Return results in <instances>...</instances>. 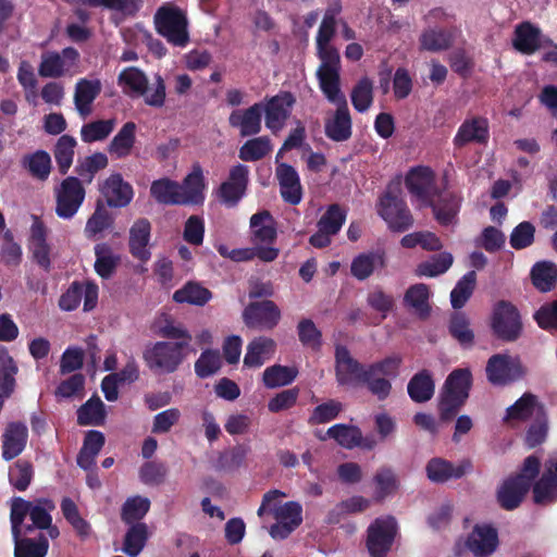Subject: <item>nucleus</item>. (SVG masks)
I'll use <instances>...</instances> for the list:
<instances>
[{
    "label": "nucleus",
    "mask_w": 557,
    "mask_h": 557,
    "mask_svg": "<svg viewBox=\"0 0 557 557\" xmlns=\"http://www.w3.org/2000/svg\"><path fill=\"white\" fill-rule=\"evenodd\" d=\"M451 45L450 35L442 28H426L419 37V49L421 51L441 52Z\"/></svg>",
    "instance_id": "41"
},
{
    "label": "nucleus",
    "mask_w": 557,
    "mask_h": 557,
    "mask_svg": "<svg viewBox=\"0 0 557 557\" xmlns=\"http://www.w3.org/2000/svg\"><path fill=\"white\" fill-rule=\"evenodd\" d=\"M397 534V522L391 516L375 519L368 528L367 547L372 557H385Z\"/></svg>",
    "instance_id": "10"
},
{
    "label": "nucleus",
    "mask_w": 557,
    "mask_h": 557,
    "mask_svg": "<svg viewBox=\"0 0 557 557\" xmlns=\"http://www.w3.org/2000/svg\"><path fill=\"white\" fill-rule=\"evenodd\" d=\"M302 508L297 502L276 503L273 508L275 523L270 528V535L274 540L286 539L302 521Z\"/></svg>",
    "instance_id": "14"
},
{
    "label": "nucleus",
    "mask_w": 557,
    "mask_h": 557,
    "mask_svg": "<svg viewBox=\"0 0 557 557\" xmlns=\"http://www.w3.org/2000/svg\"><path fill=\"white\" fill-rule=\"evenodd\" d=\"M374 482L376 484V500H383L387 496L394 494L398 488V480L396 474L387 468L380 469L376 472Z\"/></svg>",
    "instance_id": "60"
},
{
    "label": "nucleus",
    "mask_w": 557,
    "mask_h": 557,
    "mask_svg": "<svg viewBox=\"0 0 557 557\" xmlns=\"http://www.w3.org/2000/svg\"><path fill=\"white\" fill-rule=\"evenodd\" d=\"M408 393L411 399L417 403L429 400L434 393V383L430 373L421 371L416 374L408 384Z\"/></svg>",
    "instance_id": "48"
},
{
    "label": "nucleus",
    "mask_w": 557,
    "mask_h": 557,
    "mask_svg": "<svg viewBox=\"0 0 557 557\" xmlns=\"http://www.w3.org/2000/svg\"><path fill=\"white\" fill-rule=\"evenodd\" d=\"M296 376L297 370L295 368L275 364L264 370L262 380L268 388H275L288 385Z\"/></svg>",
    "instance_id": "52"
},
{
    "label": "nucleus",
    "mask_w": 557,
    "mask_h": 557,
    "mask_svg": "<svg viewBox=\"0 0 557 557\" xmlns=\"http://www.w3.org/2000/svg\"><path fill=\"white\" fill-rule=\"evenodd\" d=\"M100 191L110 207H125L133 199L132 186L120 174L110 175L100 186Z\"/></svg>",
    "instance_id": "27"
},
{
    "label": "nucleus",
    "mask_w": 557,
    "mask_h": 557,
    "mask_svg": "<svg viewBox=\"0 0 557 557\" xmlns=\"http://www.w3.org/2000/svg\"><path fill=\"white\" fill-rule=\"evenodd\" d=\"M466 547L475 557H490L498 547L497 531L488 524H476L467 537Z\"/></svg>",
    "instance_id": "22"
},
{
    "label": "nucleus",
    "mask_w": 557,
    "mask_h": 557,
    "mask_svg": "<svg viewBox=\"0 0 557 557\" xmlns=\"http://www.w3.org/2000/svg\"><path fill=\"white\" fill-rule=\"evenodd\" d=\"M102 89L98 78H82L76 83L74 103L77 112L86 117L91 113V104Z\"/></svg>",
    "instance_id": "30"
},
{
    "label": "nucleus",
    "mask_w": 557,
    "mask_h": 557,
    "mask_svg": "<svg viewBox=\"0 0 557 557\" xmlns=\"http://www.w3.org/2000/svg\"><path fill=\"white\" fill-rule=\"evenodd\" d=\"M294 102V97L288 92H283L271 98L268 103L263 106L265 126L273 133L282 129Z\"/></svg>",
    "instance_id": "23"
},
{
    "label": "nucleus",
    "mask_w": 557,
    "mask_h": 557,
    "mask_svg": "<svg viewBox=\"0 0 557 557\" xmlns=\"http://www.w3.org/2000/svg\"><path fill=\"white\" fill-rule=\"evenodd\" d=\"M14 540V557H45L48 553V540L40 535L38 539H21V536L13 537Z\"/></svg>",
    "instance_id": "44"
},
{
    "label": "nucleus",
    "mask_w": 557,
    "mask_h": 557,
    "mask_svg": "<svg viewBox=\"0 0 557 557\" xmlns=\"http://www.w3.org/2000/svg\"><path fill=\"white\" fill-rule=\"evenodd\" d=\"M335 14L326 11L315 38L317 54L320 59V65L317 70L319 82L341 78V58L337 49L331 41L335 35Z\"/></svg>",
    "instance_id": "2"
},
{
    "label": "nucleus",
    "mask_w": 557,
    "mask_h": 557,
    "mask_svg": "<svg viewBox=\"0 0 557 557\" xmlns=\"http://www.w3.org/2000/svg\"><path fill=\"white\" fill-rule=\"evenodd\" d=\"M272 146L268 137L261 136L247 140L239 149L243 161H257L268 154Z\"/></svg>",
    "instance_id": "58"
},
{
    "label": "nucleus",
    "mask_w": 557,
    "mask_h": 557,
    "mask_svg": "<svg viewBox=\"0 0 557 557\" xmlns=\"http://www.w3.org/2000/svg\"><path fill=\"white\" fill-rule=\"evenodd\" d=\"M453 256L449 252H442L428 261L420 263L416 269L419 276L434 277L445 273L453 264Z\"/></svg>",
    "instance_id": "54"
},
{
    "label": "nucleus",
    "mask_w": 557,
    "mask_h": 557,
    "mask_svg": "<svg viewBox=\"0 0 557 557\" xmlns=\"http://www.w3.org/2000/svg\"><path fill=\"white\" fill-rule=\"evenodd\" d=\"M157 32L168 42L184 48L189 42L188 21L185 13L175 5L165 4L154 15Z\"/></svg>",
    "instance_id": "6"
},
{
    "label": "nucleus",
    "mask_w": 557,
    "mask_h": 557,
    "mask_svg": "<svg viewBox=\"0 0 557 557\" xmlns=\"http://www.w3.org/2000/svg\"><path fill=\"white\" fill-rule=\"evenodd\" d=\"M117 84L125 95L133 98L141 97L148 106L159 108L164 103L165 84L160 75H156L149 83L141 70L129 66L119 74Z\"/></svg>",
    "instance_id": "3"
},
{
    "label": "nucleus",
    "mask_w": 557,
    "mask_h": 557,
    "mask_svg": "<svg viewBox=\"0 0 557 557\" xmlns=\"http://www.w3.org/2000/svg\"><path fill=\"white\" fill-rule=\"evenodd\" d=\"M189 352H196V350L187 342H158L146 348L144 360L156 373H172Z\"/></svg>",
    "instance_id": "5"
},
{
    "label": "nucleus",
    "mask_w": 557,
    "mask_h": 557,
    "mask_svg": "<svg viewBox=\"0 0 557 557\" xmlns=\"http://www.w3.org/2000/svg\"><path fill=\"white\" fill-rule=\"evenodd\" d=\"M17 367L8 349L0 345V386L5 395H9L14 386V375Z\"/></svg>",
    "instance_id": "57"
},
{
    "label": "nucleus",
    "mask_w": 557,
    "mask_h": 557,
    "mask_svg": "<svg viewBox=\"0 0 557 557\" xmlns=\"http://www.w3.org/2000/svg\"><path fill=\"white\" fill-rule=\"evenodd\" d=\"M263 104L256 103L246 110H235L230 115V124L239 129L242 136L258 134L261 129Z\"/></svg>",
    "instance_id": "28"
},
{
    "label": "nucleus",
    "mask_w": 557,
    "mask_h": 557,
    "mask_svg": "<svg viewBox=\"0 0 557 557\" xmlns=\"http://www.w3.org/2000/svg\"><path fill=\"white\" fill-rule=\"evenodd\" d=\"M249 327L273 329L281 319L280 308L271 300L250 304L243 313Z\"/></svg>",
    "instance_id": "20"
},
{
    "label": "nucleus",
    "mask_w": 557,
    "mask_h": 557,
    "mask_svg": "<svg viewBox=\"0 0 557 557\" xmlns=\"http://www.w3.org/2000/svg\"><path fill=\"white\" fill-rule=\"evenodd\" d=\"M430 289L425 284H416L407 289L404 301L416 313L425 317L430 311Z\"/></svg>",
    "instance_id": "45"
},
{
    "label": "nucleus",
    "mask_w": 557,
    "mask_h": 557,
    "mask_svg": "<svg viewBox=\"0 0 557 557\" xmlns=\"http://www.w3.org/2000/svg\"><path fill=\"white\" fill-rule=\"evenodd\" d=\"M85 199V189L76 177H66L55 188V213L61 219H71L78 211Z\"/></svg>",
    "instance_id": "12"
},
{
    "label": "nucleus",
    "mask_w": 557,
    "mask_h": 557,
    "mask_svg": "<svg viewBox=\"0 0 557 557\" xmlns=\"http://www.w3.org/2000/svg\"><path fill=\"white\" fill-rule=\"evenodd\" d=\"M335 361L336 380L339 385L356 386L361 383L367 368L355 360L345 347H336Z\"/></svg>",
    "instance_id": "19"
},
{
    "label": "nucleus",
    "mask_w": 557,
    "mask_h": 557,
    "mask_svg": "<svg viewBox=\"0 0 557 557\" xmlns=\"http://www.w3.org/2000/svg\"><path fill=\"white\" fill-rule=\"evenodd\" d=\"M23 166L37 180L48 178L51 170V158L48 152L38 150L23 158Z\"/></svg>",
    "instance_id": "46"
},
{
    "label": "nucleus",
    "mask_w": 557,
    "mask_h": 557,
    "mask_svg": "<svg viewBox=\"0 0 557 557\" xmlns=\"http://www.w3.org/2000/svg\"><path fill=\"white\" fill-rule=\"evenodd\" d=\"M148 537L149 530L146 523L132 524L124 537L123 552L129 557H137L144 549Z\"/></svg>",
    "instance_id": "39"
},
{
    "label": "nucleus",
    "mask_w": 557,
    "mask_h": 557,
    "mask_svg": "<svg viewBox=\"0 0 557 557\" xmlns=\"http://www.w3.org/2000/svg\"><path fill=\"white\" fill-rule=\"evenodd\" d=\"M150 194L163 205H181L182 201L178 196V183L166 177L152 182Z\"/></svg>",
    "instance_id": "42"
},
{
    "label": "nucleus",
    "mask_w": 557,
    "mask_h": 557,
    "mask_svg": "<svg viewBox=\"0 0 557 557\" xmlns=\"http://www.w3.org/2000/svg\"><path fill=\"white\" fill-rule=\"evenodd\" d=\"M319 87L329 102L336 106L325 120V135L334 141H346L351 136V116L341 78L319 82Z\"/></svg>",
    "instance_id": "1"
},
{
    "label": "nucleus",
    "mask_w": 557,
    "mask_h": 557,
    "mask_svg": "<svg viewBox=\"0 0 557 557\" xmlns=\"http://www.w3.org/2000/svg\"><path fill=\"white\" fill-rule=\"evenodd\" d=\"M472 384L471 371L467 368L454 370L446 379L441 394V410L448 416L460 408L469 397Z\"/></svg>",
    "instance_id": "8"
},
{
    "label": "nucleus",
    "mask_w": 557,
    "mask_h": 557,
    "mask_svg": "<svg viewBox=\"0 0 557 557\" xmlns=\"http://www.w3.org/2000/svg\"><path fill=\"white\" fill-rule=\"evenodd\" d=\"M205 176L201 166L196 163L193 165L191 172L178 183V196L181 205H199L205 200Z\"/></svg>",
    "instance_id": "24"
},
{
    "label": "nucleus",
    "mask_w": 557,
    "mask_h": 557,
    "mask_svg": "<svg viewBox=\"0 0 557 557\" xmlns=\"http://www.w3.org/2000/svg\"><path fill=\"white\" fill-rule=\"evenodd\" d=\"M28 438V430L25 424L12 422L5 428L2 440V458L7 461L17 457L25 448Z\"/></svg>",
    "instance_id": "26"
},
{
    "label": "nucleus",
    "mask_w": 557,
    "mask_h": 557,
    "mask_svg": "<svg viewBox=\"0 0 557 557\" xmlns=\"http://www.w3.org/2000/svg\"><path fill=\"white\" fill-rule=\"evenodd\" d=\"M221 367V357L216 350H205L195 362V372L199 377L213 375Z\"/></svg>",
    "instance_id": "61"
},
{
    "label": "nucleus",
    "mask_w": 557,
    "mask_h": 557,
    "mask_svg": "<svg viewBox=\"0 0 557 557\" xmlns=\"http://www.w3.org/2000/svg\"><path fill=\"white\" fill-rule=\"evenodd\" d=\"M250 227L256 244L272 243L276 237L274 223L268 211L253 214L250 219Z\"/></svg>",
    "instance_id": "38"
},
{
    "label": "nucleus",
    "mask_w": 557,
    "mask_h": 557,
    "mask_svg": "<svg viewBox=\"0 0 557 557\" xmlns=\"http://www.w3.org/2000/svg\"><path fill=\"white\" fill-rule=\"evenodd\" d=\"M492 326L498 337L513 341L522 330L520 314L512 305L500 302L494 310Z\"/></svg>",
    "instance_id": "16"
},
{
    "label": "nucleus",
    "mask_w": 557,
    "mask_h": 557,
    "mask_svg": "<svg viewBox=\"0 0 557 557\" xmlns=\"http://www.w3.org/2000/svg\"><path fill=\"white\" fill-rule=\"evenodd\" d=\"M346 220V212L337 205H332L321 216L318 226L336 234Z\"/></svg>",
    "instance_id": "64"
},
{
    "label": "nucleus",
    "mask_w": 557,
    "mask_h": 557,
    "mask_svg": "<svg viewBox=\"0 0 557 557\" xmlns=\"http://www.w3.org/2000/svg\"><path fill=\"white\" fill-rule=\"evenodd\" d=\"M546 413L544 406L532 394H523L513 405L508 407L505 420L507 422L535 421Z\"/></svg>",
    "instance_id": "25"
},
{
    "label": "nucleus",
    "mask_w": 557,
    "mask_h": 557,
    "mask_svg": "<svg viewBox=\"0 0 557 557\" xmlns=\"http://www.w3.org/2000/svg\"><path fill=\"white\" fill-rule=\"evenodd\" d=\"M385 267V256L382 251L363 252L351 261L350 272L354 277L364 281L373 274L376 269Z\"/></svg>",
    "instance_id": "34"
},
{
    "label": "nucleus",
    "mask_w": 557,
    "mask_h": 557,
    "mask_svg": "<svg viewBox=\"0 0 557 557\" xmlns=\"http://www.w3.org/2000/svg\"><path fill=\"white\" fill-rule=\"evenodd\" d=\"M33 504L30 502L24 500L22 498H15L11 505V524H12V535L13 537L22 536L24 533L32 531V525H23V521L26 516H30V511L33 508Z\"/></svg>",
    "instance_id": "50"
},
{
    "label": "nucleus",
    "mask_w": 557,
    "mask_h": 557,
    "mask_svg": "<svg viewBox=\"0 0 557 557\" xmlns=\"http://www.w3.org/2000/svg\"><path fill=\"white\" fill-rule=\"evenodd\" d=\"M534 286L541 292L550 290L557 281V267L552 262H539L531 272Z\"/></svg>",
    "instance_id": "49"
},
{
    "label": "nucleus",
    "mask_w": 557,
    "mask_h": 557,
    "mask_svg": "<svg viewBox=\"0 0 557 557\" xmlns=\"http://www.w3.org/2000/svg\"><path fill=\"white\" fill-rule=\"evenodd\" d=\"M276 343L265 336H259L247 345L244 357V366L247 368H260L272 358L275 352Z\"/></svg>",
    "instance_id": "32"
},
{
    "label": "nucleus",
    "mask_w": 557,
    "mask_h": 557,
    "mask_svg": "<svg viewBox=\"0 0 557 557\" xmlns=\"http://www.w3.org/2000/svg\"><path fill=\"white\" fill-rule=\"evenodd\" d=\"M490 137L488 121L481 116L466 119L453 139L454 146L462 148L469 144L485 145Z\"/></svg>",
    "instance_id": "21"
},
{
    "label": "nucleus",
    "mask_w": 557,
    "mask_h": 557,
    "mask_svg": "<svg viewBox=\"0 0 557 557\" xmlns=\"http://www.w3.org/2000/svg\"><path fill=\"white\" fill-rule=\"evenodd\" d=\"M76 140L74 137L63 135L58 139L54 158L62 173H65L73 163Z\"/></svg>",
    "instance_id": "59"
},
{
    "label": "nucleus",
    "mask_w": 557,
    "mask_h": 557,
    "mask_svg": "<svg viewBox=\"0 0 557 557\" xmlns=\"http://www.w3.org/2000/svg\"><path fill=\"white\" fill-rule=\"evenodd\" d=\"M94 251L96 273L103 280L110 278L120 263V256L106 243L97 244Z\"/></svg>",
    "instance_id": "35"
},
{
    "label": "nucleus",
    "mask_w": 557,
    "mask_h": 557,
    "mask_svg": "<svg viewBox=\"0 0 557 557\" xmlns=\"http://www.w3.org/2000/svg\"><path fill=\"white\" fill-rule=\"evenodd\" d=\"M248 174V168L243 164L231 169L228 178L221 184L216 191L219 199L224 205L233 207L242 199L247 188Z\"/></svg>",
    "instance_id": "17"
},
{
    "label": "nucleus",
    "mask_w": 557,
    "mask_h": 557,
    "mask_svg": "<svg viewBox=\"0 0 557 557\" xmlns=\"http://www.w3.org/2000/svg\"><path fill=\"white\" fill-rule=\"evenodd\" d=\"M276 177L283 199L292 205L299 203L302 198V190L296 170L288 164L281 163L276 168Z\"/></svg>",
    "instance_id": "29"
},
{
    "label": "nucleus",
    "mask_w": 557,
    "mask_h": 557,
    "mask_svg": "<svg viewBox=\"0 0 557 557\" xmlns=\"http://www.w3.org/2000/svg\"><path fill=\"white\" fill-rule=\"evenodd\" d=\"M135 123H125L110 143L109 152L116 158L129 156L135 144Z\"/></svg>",
    "instance_id": "37"
},
{
    "label": "nucleus",
    "mask_w": 557,
    "mask_h": 557,
    "mask_svg": "<svg viewBox=\"0 0 557 557\" xmlns=\"http://www.w3.org/2000/svg\"><path fill=\"white\" fill-rule=\"evenodd\" d=\"M400 184L388 185L384 195L380 198L377 213L393 231L403 232L409 228L413 219L404 199L400 196Z\"/></svg>",
    "instance_id": "7"
},
{
    "label": "nucleus",
    "mask_w": 557,
    "mask_h": 557,
    "mask_svg": "<svg viewBox=\"0 0 557 557\" xmlns=\"http://www.w3.org/2000/svg\"><path fill=\"white\" fill-rule=\"evenodd\" d=\"M114 120H99L83 125L81 138L84 143H94L106 139L114 129Z\"/></svg>",
    "instance_id": "56"
},
{
    "label": "nucleus",
    "mask_w": 557,
    "mask_h": 557,
    "mask_svg": "<svg viewBox=\"0 0 557 557\" xmlns=\"http://www.w3.org/2000/svg\"><path fill=\"white\" fill-rule=\"evenodd\" d=\"M406 186L421 206L432 205L435 196L434 175L426 166H418L409 171L406 176Z\"/></svg>",
    "instance_id": "18"
},
{
    "label": "nucleus",
    "mask_w": 557,
    "mask_h": 557,
    "mask_svg": "<svg viewBox=\"0 0 557 557\" xmlns=\"http://www.w3.org/2000/svg\"><path fill=\"white\" fill-rule=\"evenodd\" d=\"M151 225L147 219H139L129 228V251L140 261L150 259L148 244L150 240Z\"/></svg>",
    "instance_id": "31"
},
{
    "label": "nucleus",
    "mask_w": 557,
    "mask_h": 557,
    "mask_svg": "<svg viewBox=\"0 0 557 557\" xmlns=\"http://www.w3.org/2000/svg\"><path fill=\"white\" fill-rule=\"evenodd\" d=\"M327 437L333 438L338 445L345 448H352L360 444L361 441V432L358 428L354 425L347 424H335L331 426L325 436H322V440Z\"/></svg>",
    "instance_id": "47"
},
{
    "label": "nucleus",
    "mask_w": 557,
    "mask_h": 557,
    "mask_svg": "<svg viewBox=\"0 0 557 557\" xmlns=\"http://www.w3.org/2000/svg\"><path fill=\"white\" fill-rule=\"evenodd\" d=\"M472 469L469 460H461L457 463L450 462L441 457L430 459L425 466V473L432 483L442 484L449 480H457L468 474Z\"/></svg>",
    "instance_id": "15"
},
{
    "label": "nucleus",
    "mask_w": 557,
    "mask_h": 557,
    "mask_svg": "<svg viewBox=\"0 0 557 557\" xmlns=\"http://www.w3.org/2000/svg\"><path fill=\"white\" fill-rule=\"evenodd\" d=\"M104 418V405L99 397H91L77 411V420L81 425H100Z\"/></svg>",
    "instance_id": "51"
},
{
    "label": "nucleus",
    "mask_w": 557,
    "mask_h": 557,
    "mask_svg": "<svg viewBox=\"0 0 557 557\" xmlns=\"http://www.w3.org/2000/svg\"><path fill=\"white\" fill-rule=\"evenodd\" d=\"M150 508V500L143 496H133L126 499L122 507V520L127 524L137 523Z\"/></svg>",
    "instance_id": "53"
},
{
    "label": "nucleus",
    "mask_w": 557,
    "mask_h": 557,
    "mask_svg": "<svg viewBox=\"0 0 557 557\" xmlns=\"http://www.w3.org/2000/svg\"><path fill=\"white\" fill-rule=\"evenodd\" d=\"M533 500L549 505L557 500V450L549 454L540 478L533 484Z\"/></svg>",
    "instance_id": "13"
},
{
    "label": "nucleus",
    "mask_w": 557,
    "mask_h": 557,
    "mask_svg": "<svg viewBox=\"0 0 557 557\" xmlns=\"http://www.w3.org/2000/svg\"><path fill=\"white\" fill-rule=\"evenodd\" d=\"M112 223L110 213L101 206H98L85 226V235L94 238L97 234L107 230Z\"/></svg>",
    "instance_id": "62"
},
{
    "label": "nucleus",
    "mask_w": 557,
    "mask_h": 557,
    "mask_svg": "<svg viewBox=\"0 0 557 557\" xmlns=\"http://www.w3.org/2000/svg\"><path fill=\"white\" fill-rule=\"evenodd\" d=\"M33 476L32 466L26 461H17L9 472L11 484L18 491H24L28 487Z\"/></svg>",
    "instance_id": "63"
},
{
    "label": "nucleus",
    "mask_w": 557,
    "mask_h": 557,
    "mask_svg": "<svg viewBox=\"0 0 557 557\" xmlns=\"http://www.w3.org/2000/svg\"><path fill=\"white\" fill-rule=\"evenodd\" d=\"M78 61L79 53L71 47L63 49L60 53L48 51L41 55L38 72L42 77L73 76L77 73Z\"/></svg>",
    "instance_id": "11"
},
{
    "label": "nucleus",
    "mask_w": 557,
    "mask_h": 557,
    "mask_svg": "<svg viewBox=\"0 0 557 557\" xmlns=\"http://www.w3.org/2000/svg\"><path fill=\"white\" fill-rule=\"evenodd\" d=\"M373 82L369 77L360 78L351 89L350 99L356 111L367 112L373 103Z\"/></svg>",
    "instance_id": "43"
},
{
    "label": "nucleus",
    "mask_w": 557,
    "mask_h": 557,
    "mask_svg": "<svg viewBox=\"0 0 557 557\" xmlns=\"http://www.w3.org/2000/svg\"><path fill=\"white\" fill-rule=\"evenodd\" d=\"M544 38L537 26L523 22L516 26L512 44L519 52L533 54L541 47Z\"/></svg>",
    "instance_id": "33"
},
{
    "label": "nucleus",
    "mask_w": 557,
    "mask_h": 557,
    "mask_svg": "<svg viewBox=\"0 0 557 557\" xmlns=\"http://www.w3.org/2000/svg\"><path fill=\"white\" fill-rule=\"evenodd\" d=\"M540 458L531 455L524 459L516 475L509 476L502 483L497 491V499L503 508L512 510L520 505L530 487L533 486L534 479L540 474Z\"/></svg>",
    "instance_id": "4"
},
{
    "label": "nucleus",
    "mask_w": 557,
    "mask_h": 557,
    "mask_svg": "<svg viewBox=\"0 0 557 557\" xmlns=\"http://www.w3.org/2000/svg\"><path fill=\"white\" fill-rule=\"evenodd\" d=\"M485 371L488 382L497 386L513 383L525 373L520 359L508 354L493 355L486 363Z\"/></svg>",
    "instance_id": "9"
},
{
    "label": "nucleus",
    "mask_w": 557,
    "mask_h": 557,
    "mask_svg": "<svg viewBox=\"0 0 557 557\" xmlns=\"http://www.w3.org/2000/svg\"><path fill=\"white\" fill-rule=\"evenodd\" d=\"M212 298L211 292L198 282H187L173 294L174 301L193 306H205Z\"/></svg>",
    "instance_id": "36"
},
{
    "label": "nucleus",
    "mask_w": 557,
    "mask_h": 557,
    "mask_svg": "<svg viewBox=\"0 0 557 557\" xmlns=\"http://www.w3.org/2000/svg\"><path fill=\"white\" fill-rule=\"evenodd\" d=\"M476 275L474 271L466 273L450 293V302L455 309L462 308L475 287Z\"/></svg>",
    "instance_id": "55"
},
{
    "label": "nucleus",
    "mask_w": 557,
    "mask_h": 557,
    "mask_svg": "<svg viewBox=\"0 0 557 557\" xmlns=\"http://www.w3.org/2000/svg\"><path fill=\"white\" fill-rule=\"evenodd\" d=\"M434 215L442 225H449L456 221L460 208V199L451 194H444L440 200L432 205Z\"/></svg>",
    "instance_id": "40"
}]
</instances>
